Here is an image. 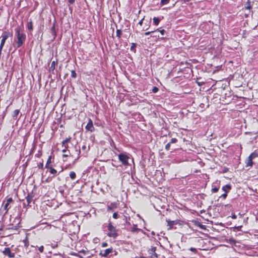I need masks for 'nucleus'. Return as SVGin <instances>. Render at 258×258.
<instances>
[{
  "label": "nucleus",
  "instance_id": "obj_1",
  "mask_svg": "<svg viewBox=\"0 0 258 258\" xmlns=\"http://www.w3.org/2000/svg\"><path fill=\"white\" fill-rule=\"evenodd\" d=\"M15 32L16 36L17 39L16 42L17 46L18 48L21 47L25 42L26 38V35L24 33L21 32L19 29H16Z\"/></svg>",
  "mask_w": 258,
  "mask_h": 258
},
{
  "label": "nucleus",
  "instance_id": "obj_2",
  "mask_svg": "<svg viewBox=\"0 0 258 258\" xmlns=\"http://www.w3.org/2000/svg\"><path fill=\"white\" fill-rule=\"evenodd\" d=\"M108 230L109 232L107 233V235L109 237H112L114 239H115L118 236V230L116 228L115 226L112 225L111 222L109 221L108 223V225L107 226Z\"/></svg>",
  "mask_w": 258,
  "mask_h": 258
},
{
  "label": "nucleus",
  "instance_id": "obj_3",
  "mask_svg": "<svg viewBox=\"0 0 258 258\" xmlns=\"http://www.w3.org/2000/svg\"><path fill=\"white\" fill-rule=\"evenodd\" d=\"M118 159L122 163V165L127 166L129 165L128 160L130 157L126 154L121 153L118 155Z\"/></svg>",
  "mask_w": 258,
  "mask_h": 258
},
{
  "label": "nucleus",
  "instance_id": "obj_4",
  "mask_svg": "<svg viewBox=\"0 0 258 258\" xmlns=\"http://www.w3.org/2000/svg\"><path fill=\"white\" fill-rule=\"evenodd\" d=\"M2 252L4 255L8 256L10 258L14 257L15 255V253L12 252L9 247H5Z\"/></svg>",
  "mask_w": 258,
  "mask_h": 258
},
{
  "label": "nucleus",
  "instance_id": "obj_5",
  "mask_svg": "<svg viewBox=\"0 0 258 258\" xmlns=\"http://www.w3.org/2000/svg\"><path fill=\"white\" fill-rule=\"evenodd\" d=\"M85 128L87 131L90 132H93L94 131L95 128L93 126V121L90 118L89 119L88 122L86 125Z\"/></svg>",
  "mask_w": 258,
  "mask_h": 258
},
{
  "label": "nucleus",
  "instance_id": "obj_6",
  "mask_svg": "<svg viewBox=\"0 0 258 258\" xmlns=\"http://www.w3.org/2000/svg\"><path fill=\"white\" fill-rule=\"evenodd\" d=\"M10 33L7 31H5L3 33L2 35V39L1 40L0 46L4 47V44L5 43L6 40L9 37Z\"/></svg>",
  "mask_w": 258,
  "mask_h": 258
},
{
  "label": "nucleus",
  "instance_id": "obj_7",
  "mask_svg": "<svg viewBox=\"0 0 258 258\" xmlns=\"http://www.w3.org/2000/svg\"><path fill=\"white\" fill-rule=\"evenodd\" d=\"M13 202V200L12 198H9L7 199V202L4 205V209L6 211L5 214L8 213V211L10 208V207H9V205Z\"/></svg>",
  "mask_w": 258,
  "mask_h": 258
},
{
  "label": "nucleus",
  "instance_id": "obj_8",
  "mask_svg": "<svg viewBox=\"0 0 258 258\" xmlns=\"http://www.w3.org/2000/svg\"><path fill=\"white\" fill-rule=\"evenodd\" d=\"M118 204L117 203H111L109 205L107 206V211H113L115 209L117 208Z\"/></svg>",
  "mask_w": 258,
  "mask_h": 258
},
{
  "label": "nucleus",
  "instance_id": "obj_9",
  "mask_svg": "<svg viewBox=\"0 0 258 258\" xmlns=\"http://www.w3.org/2000/svg\"><path fill=\"white\" fill-rule=\"evenodd\" d=\"M156 250V247L155 246H152L151 248H150L148 250V252L149 254H150L151 256L152 257L153 256H155L156 257H157V254L155 252V251Z\"/></svg>",
  "mask_w": 258,
  "mask_h": 258
},
{
  "label": "nucleus",
  "instance_id": "obj_10",
  "mask_svg": "<svg viewBox=\"0 0 258 258\" xmlns=\"http://www.w3.org/2000/svg\"><path fill=\"white\" fill-rule=\"evenodd\" d=\"M112 252V248H107L104 250L103 252H101L100 254L102 256L106 257L109 253H111Z\"/></svg>",
  "mask_w": 258,
  "mask_h": 258
},
{
  "label": "nucleus",
  "instance_id": "obj_11",
  "mask_svg": "<svg viewBox=\"0 0 258 258\" xmlns=\"http://www.w3.org/2000/svg\"><path fill=\"white\" fill-rule=\"evenodd\" d=\"M33 198V195H30L29 194H28V195L26 197V201H27V206H30L29 204L32 201Z\"/></svg>",
  "mask_w": 258,
  "mask_h": 258
},
{
  "label": "nucleus",
  "instance_id": "obj_12",
  "mask_svg": "<svg viewBox=\"0 0 258 258\" xmlns=\"http://www.w3.org/2000/svg\"><path fill=\"white\" fill-rule=\"evenodd\" d=\"M166 222H167V225L169 227L168 229H171L172 226L176 224L175 221H171L170 220H166Z\"/></svg>",
  "mask_w": 258,
  "mask_h": 258
},
{
  "label": "nucleus",
  "instance_id": "obj_13",
  "mask_svg": "<svg viewBox=\"0 0 258 258\" xmlns=\"http://www.w3.org/2000/svg\"><path fill=\"white\" fill-rule=\"evenodd\" d=\"M231 189L230 184H226L222 187V190L227 193Z\"/></svg>",
  "mask_w": 258,
  "mask_h": 258
},
{
  "label": "nucleus",
  "instance_id": "obj_14",
  "mask_svg": "<svg viewBox=\"0 0 258 258\" xmlns=\"http://www.w3.org/2000/svg\"><path fill=\"white\" fill-rule=\"evenodd\" d=\"M251 158L250 157H248V159L246 160V167H251L253 165V162L252 161Z\"/></svg>",
  "mask_w": 258,
  "mask_h": 258
},
{
  "label": "nucleus",
  "instance_id": "obj_15",
  "mask_svg": "<svg viewBox=\"0 0 258 258\" xmlns=\"http://www.w3.org/2000/svg\"><path fill=\"white\" fill-rule=\"evenodd\" d=\"M51 158H52L51 156H49L48 158L47 159V162H46V163L45 165V167L46 168H48L51 166L50 165V164L51 163Z\"/></svg>",
  "mask_w": 258,
  "mask_h": 258
},
{
  "label": "nucleus",
  "instance_id": "obj_16",
  "mask_svg": "<svg viewBox=\"0 0 258 258\" xmlns=\"http://www.w3.org/2000/svg\"><path fill=\"white\" fill-rule=\"evenodd\" d=\"M57 63V62L55 61H52L51 62V66L49 68V71L50 72H53L54 69H55V65Z\"/></svg>",
  "mask_w": 258,
  "mask_h": 258
},
{
  "label": "nucleus",
  "instance_id": "obj_17",
  "mask_svg": "<svg viewBox=\"0 0 258 258\" xmlns=\"http://www.w3.org/2000/svg\"><path fill=\"white\" fill-rule=\"evenodd\" d=\"M153 20L154 25L155 26H158L160 21V19L158 17H154Z\"/></svg>",
  "mask_w": 258,
  "mask_h": 258
},
{
  "label": "nucleus",
  "instance_id": "obj_18",
  "mask_svg": "<svg viewBox=\"0 0 258 258\" xmlns=\"http://www.w3.org/2000/svg\"><path fill=\"white\" fill-rule=\"evenodd\" d=\"M27 28L30 30L32 31L33 30V24L32 21H30V22H28L27 25Z\"/></svg>",
  "mask_w": 258,
  "mask_h": 258
},
{
  "label": "nucleus",
  "instance_id": "obj_19",
  "mask_svg": "<svg viewBox=\"0 0 258 258\" xmlns=\"http://www.w3.org/2000/svg\"><path fill=\"white\" fill-rule=\"evenodd\" d=\"M47 169L49 170V172L51 174H53V175L56 174L57 171L55 169L52 168V166H50L49 168H48Z\"/></svg>",
  "mask_w": 258,
  "mask_h": 258
},
{
  "label": "nucleus",
  "instance_id": "obj_20",
  "mask_svg": "<svg viewBox=\"0 0 258 258\" xmlns=\"http://www.w3.org/2000/svg\"><path fill=\"white\" fill-rule=\"evenodd\" d=\"M19 112H20V110L19 109H16V110H15L13 111V113H12V117L13 118L17 117V116L19 114Z\"/></svg>",
  "mask_w": 258,
  "mask_h": 258
},
{
  "label": "nucleus",
  "instance_id": "obj_21",
  "mask_svg": "<svg viewBox=\"0 0 258 258\" xmlns=\"http://www.w3.org/2000/svg\"><path fill=\"white\" fill-rule=\"evenodd\" d=\"M140 229L137 227V225H134L133 227L131 229V232L133 233L138 232Z\"/></svg>",
  "mask_w": 258,
  "mask_h": 258
},
{
  "label": "nucleus",
  "instance_id": "obj_22",
  "mask_svg": "<svg viewBox=\"0 0 258 258\" xmlns=\"http://www.w3.org/2000/svg\"><path fill=\"white\" fill-rule=\"evenodd\" d=\"M71 139H72L71 137L67 138L66 140H63L62 142V143H61L62 145L68 144L69 143H70L71 142Z\"/></svg>",
  "mask_w": 258,
  "mask_h": 258
},
{
  "label": "nucleus",
  "instance_id": "obj_23",
  "mask_svg": "<svg viewBox=\"0 0 258 258\" xmlns=\"http://www.w3.org/2000/svg\"><path fill=\"white\" fill-rule=\"evenodd\" d=\"M248 157L252 160L253 159L258 157V154L255 152H253Z\"/></svg>",
  "mask_w": 258,
  "mask_h": 258
},
{
  "label": "nucleus",
  "instance_id": "obj_24",
  "mask_svg": "<svg viewBox=\"0 0 258 258\" xmlns=\"http://www.w3.org/2000/svg\"><path fill=\"white\" fill-rule=\"evenodd\" d=\"M70 177L72 179H75L76 177V173L74 171H71L70 173Z\"/></svg>",
  "mask_w": 258,
  "mask_h": 258
},
{
  "label": "nucleus",
  "instance_id": "obj_25",
  "mask_svg": "<svg viewBox=\"0 0 258 258\" xmlns=\"http://www.w3.org/2000/svg\"><path fill=\"white\" fill-rule=\"evenodd\" d=\"M170 2V0H161L160 1V5L164 6L168 4Z\"/></svg>",
  "mask_w": 258,
  "mask_h": 258
},
{
  "label": "nucleus",
  "instance_id": "obj_26",
  "mask_svg": "<svg viewBox=\"0 0 258 258\" xmlns=\"http://www.w3.org/2000/svg\"><path fill=\"white\" fill-rule=\"evenodd\" d=\"M158 31V29H157L155 31H148V32H146L145 33V35L147 36V35H149L150 34H155V33H157Z\"/></svg>",
  "mask_w": 258,
  "mask_h": 258
},
{
  "label": "nucleus",
  "instance_id": "obj_27",
  "mask_svg": "<svg viewBox=\"0 0 258 258\" xmlns=\"http://www.w3.org/2000/svg\"><path fill=\"white\" fill-rule=\"evenodd\" d=\"M62 146L63 147V149L62 150V152L63 153L67 152L68 151V148H69V146L68 144L62 145Z\"/></svg>",
  "mask_w": 258,
  "mask_h": 258
},
{
  "label": "nucleus",
  "instance_id": "obj_28",
  "mask_svg": "<svg viewBox=\"0 0 258 258\" xmlns=\"http://www.w3.org/2000/svg\"><path fill=\"white\" fill-rule=\"evenodd\" d=\"M122 34V31L121 30L117 29L116 30V36L118 37V39H119L121 37V35Z\"/></svg>",
  "mask_w": 258,
  "mask_h": 258
},
{
  "label": "nucleus",
  "instance_id": "obj_29",
  "mask_svg": "<svg viewBox=\"0 0 258 258\" xmlns=\"http://www.w3.org/2000/svg\"><path fill=\"white\" fill-rule=\"evenodd\" d=\"M71 76L73 78H76L77 77V74L74 70L71 71Z\"/></svg>",
  "mask_w": 258,
  "mask_h": 258
},
{
  "label": "nucleus",
  "instance_id": "obj_30",
  "mask_svg": "<svg viewBox=\"0 0 258 258\" xmlns=\"http://www.w3.org/2000/svg\"><path fill=\"white\" fill-rule=\"evenodd\" d=\"M177 140L176 138H172L169 143L172 144V143H175L177 142Z\"/></svg>",
  "mask_w": 258,
  "mask_h": 258
},
{
  "label": "nucleus",
  "instance_id": "obj_31",
  "mask_svg": "<svg viewBox=\"0 0 258 258\" xmlns=\"http://www.w3.org/2000/svg\"><path fill=\"white\" fill-rule=\"evenodd\" d=\"M158 33H159V32H160V33L162 35H164L165 33L166 32V31H165V30H164V29H162V30H159L158 29Z\"/></svg>",
  "mask_w": 258,
  "mask_h": 258
},
{
  "label": "nucleus",
  "instance_id": "obj_32",
  "mask_svg": "<svg viewBox=\"0 0 258 258\" xmlns=\"http://www.w3.org/2000/svg\"><path fill=\"white\" fill-rule=\"evenodd\" d=\"M137 46V44L135 43H132V46L131 47V50H133Z\"/></svg>",
  "mask_w": 258,
  "mask_h": 258
},
{
  "label": "nucleus",
  "instance_id": "obj_33",
  "mask_svg": "<svg viewBox=\"0 0 258 258\" xmlns=\"http://www.w3.org/2000/svg\"><path fill=\"white\" fill-rule=\"evenodd\" d=\"M219 188L215 187L212 189V191L214 193L217 192L218 191Z\"/></svg>",
  "mask_w": 258,
  "mask_h": 258
},
{
  "label": "nucleus",
  "instance_id": "obj_34",
  "mask_svg": "<svg viewBox=\"0 0 258 258\" xmlns=\"http://www.w3.org/2000/svg\"><path fill=\"white\" fill-rule=\"evenodd\" d=\"M189 250L191 251L194 252V253H196L197 252V250L196 248L194 247H190Z\"/></svg>",
  "mask_w": 258,
  "mask_h": 258
},
{
  "label": "nucleus",
  "instance_id": "obj_35",
  "mask_svg": "<svg viewBox=\"0 0 258 258\" xmlns=\"http://www.w3.org/2000/svg\"><path fill=\"white\" fill-rule=\"evenodd\" d=\"M170 144L169 143H168V144H167L165 146V149L166 150H169L170 148Z\"/></svg>",
  "mask_w": 258,
  "mask_h": 258
},
{
  "label": "nucleus",
  "instance_id": "obj_36",
  "mask_svg": "<svg viewBox=\"0 0 258 258\" xmlns=\"http://www.w3.org/2000/svg\"><path fill=\"white\" fill-rule=\"evenodd\" d=\"M38 167L40 169H43V162L40 163L39 164V165H38Z\"/></svg>",
  "mask_w": 258,
  "mask_h": 258
},
{
  "label": "nucleus",
  "instance_id": "obj_37",
  "mask_svg": "<svg viewBox=\"0 0 258 258\" xmlns=\"http://www.w3.org/2000/svg\"><path fill=\"white\" fill-rule=\"evenodd\" d=\"M151 34H152L151 37H159V35L158 34V32H157V33Z\"/></svg>",
  "mask_w": 258,
  "mask_h": 258
},
{
  "label": "nucleus",
  "instance_id": "obj_38",
  "mask_svg": "<svg viewBox=\"0 0 258 258\" xmlns=\"http://www.w3.org/2000/svg\"><path fill=\"white\" fill-rule=\"evenodd\" d=\"M112 217L114 219H117L118 218V214L116 212H115L113 214Z\"/></svg>",
  "mask_w": 258,
  "mask_h": 258
},
{
  "label": "nucleus",
  "instance_id": "obj_39",
  "mask_svg": "<svg viewBox=\"0 0 258 258\" xmlns=\"http://www.w3.org/2000/svg\"><path fill=\"white\" fill-rule=\"evenodd\" d=\"M38 250H39V251L40 252H43V250H44V247H43V246H42V245L40 246L39 247Z\"/></svg>",
  "mask_w": 258,
  "mask_h": 258
},
{
  "label": "nucleus",
  "instance_id": "obj_40",
  "mask_svg": "<svg viewBox=\"0 0 258 258\" xmlns=\"http://www.w3.org/2000/svg\"><path fill=\"white\" fill-rule=\"evenodd\" d=\"M158 88L156 87H154L152 90L154 93H156L158 91Z\"/></svg>",
  "mask_w": 258,
  "mask_h": 258
},
{
  "label": "nucleus",
  "instance_id": "obj_41",
  "mask_svg": "<svg viewBox=\"0 0 258 258\" xmlns=\"http://www.w3.org/2000/svg\"><path fill=\"white\" fill-rule=\"evenodd\" d=\"M82 148L84 150H86L87 149V148H88V150L89 149V147H88V148H87V146L84 145L82 146Z\"/></svg>",
  "mask_w": 258,
  "mask_h": 258
},
{
  "label": "nucleus",
  "instance_id": "obj_42",
  "mask_svg": "<svg viewBox=\"0 0 258 258\" xmlns=\"http://www.w3.org/2000/svg\"><path fill=\"white\" fill-rule=\"evenodd\" d=\"M227 196V193L225 192L224 194H222L221 197H223L224 199H225Z\"/></svg>",
  "mask_w": 258,
  "mask_h": 258
},
{
  "label": "nucleus",
  "instance_id": "obj_43",
  "mask_svg": "<svg viewBox=\"0 0 258 258\" xmlns=\"http://www.w3.org/2000/svg\"><path fill=\"white\" fill-rule=\"evenodd\" d=\"M107 245V243L106 242H103L102 243V247H106Z\"/></svg>",
  "mask_w": 258,
  "mask_h": 258
},
{
  "label": "nucleus",
  "instance_id": "obj_44",
  "mask_svg": "<svg viewBox=\"0 0 258 258\" xmlns=\"http://www.w3.org/2000/svg\"><path fill=\"white\" fill-rule=\"evenodd\" d=\"M231 218L232 219H235L237 218V216L235 214H233L232 215Z\"/></svg>",
  "mask_w": 258,
  "mask_h": 258
},
{
  "label": "nucleus",
  "instance_id": "obj_45",
  "mask_svg": "<svg viewBox=\"0 0 258 258\" xmlns=\"http://www.w3.org/2000/svg\"><path fill=\"white\" fill-rule=\"evenodd\" d=\"M75 0H68V2L71 4H73L75 3Z\"/></svg>",
  "mask_w": 258,
  "mask_h": 258
},
{
  "label": "nucleus",
  "instance_id": "obj_46",
  "mask_svg": "<svg viewBox=\"0 0 258 258\" xmlns=\"http://www.w3.org/2000/svg\"><path fill=\"white\" fill-rule=\"evenodd\" d=\"M143 20H144V19H142L139 22V24L140 25H142V24H143Z\"/></svg>",
  "mask_w": 258,
  "mask_h": 258
},
{
  "label": "nucleus",
  "instance_id": "obj_47",
  "mask_svg": "<svg viewBox=\"0 0 258 258\" xmlns=\"http://www.w3.org/2000/svg\"><path fill=\"white\" fill-rule=\"evenodd\" d=\"M3 48V47L0 46V55L2 54V51Z\"/></svg>",
  "mask_w": 258,
  "mask_h": 258
},
{
  "label": "nucleus",
  "instance_id": "obj_48",
  "mask_svg": "<svg viewBox=\"0 0 258 258\" xmlns=\"http://www.w3.org/2000/svg\"><path fill=\"white\" fill-rule=\"evenodd\" d=\"M200 107H201L202 108H204V103H201L200 105Z\"/></svg>",
  "mask_w": 258,
  "mask_h": 258
},
{
  "label": "nucleus",
  "instance_id": "obj_49",
  "mask_svg": "<svg viewBox=\"0 0 258 258\" xmlns=\"http://www.w3.org/2000/svg\"><path fill=\"white\" fill-rule=\"evenodd\" d=\"M51 30H52V31H54V30H55V27H54V26H53L51 28Z\"/></svg>",
  "mask_w": 258,
  "mask_h": 258
},
{
  "label": "nucleus",
  "instance_id": "obj_50",
  "mask_svg": "<svg viewBox=\"0 0 258 258\" xmlns=\"http://www.w3.org/2000/svg\"><path fill=\"white\" fill-rule=\"evenodd\" d=\"M16 220L18 221V224H20V219H19V218H17Z\"/></svg>",
  "mask_w": 258,
  "mask_h": 258
},
{
  "label": "nucleus",
  "instance_id": "obj_51",
  "mask_svg": "<svg viewBox=\"0 0 258 258\" xmlns=\"http://www.w3.org/2000/svg\"><path fill=\"white\" fill-rule=\"evenodd\" d=\"M68 154H63V155H62V157H68Z\"/></svg>",
  "mask_w": 258,
  "mask_h": 258
},
{
  "label": "nucleus",
  "instance_id": "obj_52",
  "mask_svg": "<svg viewBox=\"0 0 258 258\" xmlns=\"http://www.w3.org/2000/svg\"><path fill=\"white\" fill-rule=\"evenodd\" d=\"M45 182H49L48 178H47V179H46Z\"/></svg>",
  "mask_w": 258,
  "mask_h": 258
},
{
  "label": "nucleus",
  "instance_id": "obj_53",
  "mask_svg": "<svg viewBox=\"0 0 258 258\" xmlns=\"http://www.w3.org/2000/svg\"><path fill=\"white\" fill-rule=\"evenodd\" d=\"M200 227H203V225H201Z\"/></svg>",
  "mask_w": 258,
  "mask_h": 258
},
{
  "label": "nucleus",
  "instance_id": "obj_54",
  "mask_svg": "<svg viewBox=\"0 0 258 258\" xmlns=\"http://www.w3.org/2000/svg\"><path fill=\"white\" fill-rule=\"evenodd\" d=\"M240 227H241V226H240V227H237L238 229H239V228H240Z\"/></svg>",
  "mask_w": 258,
  "mask_h": 258
}]
</instances>
